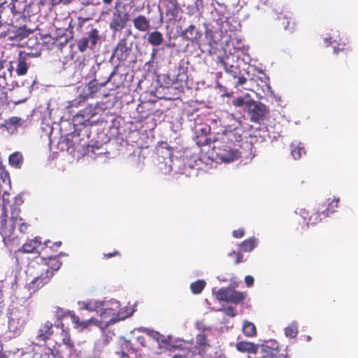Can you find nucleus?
Here are the masks:
<instances>
[{
    "mask_svg": "<svg viewBox=\"0 0 358 358\" xmlns=\"http://www.w3.org/2000/svg\"><path fill=\"white\" fill-rule=\"evenodd\" d=\"M134 27L136 29L141 32H147L150 29V22L144 15H139L132 20Z\"/></svg>",
    "mask_w": 358,
    "mask_h": 358,
    "instance_id": "22",
    "label": "nucleus"
},
{
    "mask_svg": "<svg viewBox=\"0 0 358 358\" xmlns=\"http://www.w3.org/2000/svg\"><path fill=\"white\" fill-rule=\"evenodd\" d=\"M52 275V271H50L49 269H45V273H42L41 275L36 276L28 284L29 290L31 292H36L37 289L47 284L50 281Z\"/></svg>",
    "mask_w": 358,
    "mask_h": 358,
    "instance_id": "13",
    "label": "nucleus"
},
{
    "mask_svg": "<svg viewBox=\"0 0 358 358\" xmlns=\"http://www.w3.org/2000/svg\"><path fill=\"white\" fill-rule=\"evenodd\" d=\"M129 20V14L127 12L116 10L113 13L109 27L114 32H120L126 27Z\"/></svg>",
    "mask_w": 358,
    "mask_h": 358,
    "instance_id": "11",
    "label": "nucleus"
},
{
    "mask_svg": "<svg viewBox=\"0 0 358 358\" xmlns=\"http://www.w3.org/2000/svg\"><path fill=\"white\" fill-rule=\"evenodd\" d=\"M257 244L258 239L255 237H251L243 241L239 245V248L243 252H250L257 247Z\"/></svg>",
    "mask_w": 358,
    "mask_h": 358,
    "instance_id": "33",
    "label": "nucleus"
},
{
    "mask_svg": "<svg viewBox=\"0 0 358 358\" xmlns=\"http://www.w3.org/2000/svg\"><path fill=\"white\" fill-rule=\"evenodd\" d=\"M30 34L31 31L27 29L25 27H20L15 28V30L12 32H9V38L10 39L20 41L27 37Z\"/></svg>",
    "mask_w": 358,
    "mask_h": 358,
    "instance_id": "29",
    "label": "nucleus"
},
{
    "mask_svg": "<svg viewBox=\"0 0 358 358\" xmlns=\"http://www.w3.org/2000/svg\"><path fill=\"white\" fill-rule=\"evenodd\" d=\"M196 326L199 330L202 331L201 333H205V331H208L211 329V327L210 326H206L202 322H197L196 323Z\"/></svg>",
    "mask_w": 358,
    "mask_h": 358,
    "instance_id": "57",
    "label": "nucleus"
},
{
    "mask_svg": "<svg viewBox=\"0 0 358 358\" xmlns=\"http://www.w3.org/2000/svg\"><path fill=\"white\" fill-rule=\"evenodd\" d=\"M244 230L243 229H237V230H234L233 231V236L236 238H242L243 236H244Z\"/></svg>",
    "mask_w": 358,
    "mask_h": 358,
    "instance_id": "61",
    "label": "nucleus"
},
{
    "mask_svg": "<svg viewBox=\"0 0 358 358\" xmlns=\"http://www.w3.org/2000/svg\"><path fill=\"white\" fill-rule=\"evenodd\" d=\"M268 3L269 0H259V3L257 5V8L258 10H262L269 15L274 14V15H276L278 19H280V15H281V13L272 8V6L268 5Z\"/></svg>",
    "mask_w": 358,
    "mask_h": 358,
    "instance_id": "28",
    "label": "nucleus"
},
{
    "mask_svg": "<svg viewBox=\"0 0 358 358\" xmlns=\"http://www.w3.org/2000/svg\"><path fill=\"white\" fill-rule=\"evenodd\" d=\"M243 332L248 337H252L256 334V328L253 323L245 321L243 324Z\"/></svg>",
    "mask_w": 358,
    "mask_h": 358,
    "instance_id": "39",
    "label": "nucleus"
},
{
    "mask_svg": "<svg viewBox=\"0 0 358 358\" xmlns=\"http://www.w3.org/2000/svg\"><path fill=\"white\" fill-rule=\"evenodd\" d=\"M85 38L90 45V48L93 49L99 39V31L96 29H91Z\"/></svg>",
    "mask_w": 358,
    "mask_h": 358,
    "instance_id": "37",
    "label": "nucleus"
},
{
    "mask_svg": "<svg viewBox=\"0 0 358 358\" xmlns=\"http://www.w3.org/2000/svg\"><path fill=\"white\" fill-rule=\"evenodd\" d=\"M148 42L152 46H159L164 42L163 34L159 31H154L148 34Z\"/></svg>",
    "mask_w": 358,
    "mask_h": 358,
    "instance_id": "32",
    "label": "nucleus"
},
{
    "mask_svg": "<svg viewBox=\"0 0 358 358\" xmlns=\"http://www.w3.org/2000/svg\"><path fill=\"white\" fill-rule=\"evenodd\" d=\"M186 9H187V13L189 16H195V17H198L199 19H200L202 17L201 13L199 12V8H196V6L194 5V3L192 4H189L187 6Z\"/></svg>",
    "mask_w": 358,
    "mask_h": 358,
    "instance_id": "48",
    "label": "nucleus"
},
{
    "mask_svg": "<svg viewBox=\"0 0 358 358\" xmlns=\"http://www.w3.org/2000/svg\"><path fill=\"white\" fill-rule=\"evenodd\" d=\"M244 297L243 293L231 289L228 302L238 303L243 300Z\"/></svg>",
    "mask_w": 358,
    "mask_h": 358,
    "instance_id": "43",
    "label": "nucleus"
},
{
    "mask_svg": "<svg viewBox=\"0 0 358 358\" xmlns=\"http://www.w3.org/2000/svg\"><path fill=\"white\" fill-rule=\"evenodd\" d=\"M53 334V324L50 321L42 323L36 335L35 339L38 345H44L46 341L50 339Z\"/></svg>",
    "mask_w": 358,
    "mask_h": 358,
    "instance_id": "12",
    "label": "nucleus"
},
{
    "mask_svg": "<svg viewBox=\"0 0 358 358\" xmlns=\"http://www.w3.org/2000/svg\"><path fill=\"white\" fill-rule=\"evenodd\" d=\"M194 3L196 6V8H199V12L201 13V15H203V13L205 8H206L208 10H210L211 8L208 7L207 4L206 6L204 5L203 0H195Z\"/></svg>",
    "mask_w": 358,
    "mask_h": 358,
    "instance_id": "53",
    "label": "nucleus"
},
{
    "mask_svg": "<svg viewBox=\"0 0 358 358\" xmlns=\"http://www.w3.org/2000/svg\"><path fill=\"white\" fill-rule=\"evenodd\" d=\"M252 99H250L249 96H239L233 100V105L236 107H245V108L248 109V103L252 101Z\"/></svg>",
    "mask_w": 358,
    "mask_h": 358,
    "instance_id": "44",
    "label": "nucleus"
},
{
    "mask_svg": "<svg viewBox=\"0 0 358 358\" xmlns=\"http://www.w3.org/2000/svg\"><path fill=\"white\" fill-rule=\"evenodd\" d=\"M158 166L162 172L166 174L171 171L180 173L182 171L180 166L182 161L179 158H173L169 150L166 149L161 151V155H158Z\"/></svg>",
    "mask_w": 358,
    "mask_h": 358,
    "instance_id": "6",
    "label": "nucleus"
},
{
    "mask_svg": "<svg viewBox=\"0 0 358 358\" xmlns=\"http://www.w3.org/2000/svg\"><path fill=\"white\" fill-rule=\"evenodd\" d=\"M9 194H8L6 191L3 192V194L1 196L2 199V206H1V209H3L5 212H6L7 208L6 206L9 203Z\"/></svg>",
    "mask_w": 358,
    "mask_h": 358,
    "instance_id": "55",
    "label": "nucleus"
},
{
    "mask_svg": "<svg viewBox=\"0 0 358 358\" xmlns=\"http://www.w3.org/2000/svg\"><path fill=\"white\" fill-rule=\"evenodd\" d=\"M262 350L264 351V355L259 358H287L284 356L278 355V351L275 348L269 349L268 347H263Z\"/></svg>",
    "mask_w": 358,
    "mask_h": 358,
    "instance_id": "41",
    "label": "nucleus"
},
{
    "mask_svg": "<svg viewBox=\"0 0 358 358\" xmlns=\"http://www.w3.org/2000/svg\"><path fill=\"white\" fill-rule=\"evenodd\" d=\"M134 310L131 307H124L123 308H119L117 314L118 321L123 320L127 317L131 316L134 313Z\"/></svg>",
    "mask_w": 358,
    "mask_h": 358,
    "instance_id": "45",
    "label": "nucleus"
},
{
    "mask_svg": "<svg viewBox=\"0 0 358 358\" xmlns=\"http://www.w3.org/2000/svg\"><path fill=\"white\" fill-rule=\"evenodd\" d=\"M29 57L27 55L20 53L19 57L16 62L17 66L15 68L16 73L18 76H24L27 72L28 64L27 62V59Z\"/></svg>",
    "mask_w": 358,
    "mask_h": 358,
    "instance_id": "25",
    "label": "nucleus"
},
{
    "mask_svg": "<svg viewBox=\"0 0 358 358\" xmlns=\"http://www.w3.org/2000/svg\"><path fill=\"white\" fill-rule=\"evenodd\" d=\"M229 57L220 58V64L224 68L225 71L233 78H236L239 73L238 66L229 62Z\"/></svg>",
    "mask_w": 358,
    "mask_h": 358,
    "instance_id": "24",
    "label": "nucleus"
},
{
    "mask_svg": "<svg viewBox=\"0 0 358 358\" xmlns=\"http://www.w3.org/2000/svg\"><path fill=\"white\" fill-rule=\"evenodd\" d=\"M78 304L81 310H86L89 312H95L100 315L101 301L95 299H90L86 301H78Z\"/></svg>",
    "mask_w": 358,
    "mask_h": 358,
    "instance_id": "19",
    "label": "nucleus"
},
{
    "mask_svg": "<svg viewBox=\"0 0 358 358\" xmlns=\"http://www.w3.org/2000/svg\"><path fill=\"white\" fill-rule=\"evenodd\" d=\"M41 129H42V136H46L49 138L50 140V143L52 142V139H51V134L52 133V130H53V128L50 125V124H43L42 127H41Z\"/></svg>",
    "mask_w": 358,
    "mask_h": 358,
    "instance_id": "49",
    "label": "nucleus"
},
{
    "mask_svg": "<svg viewBox=\"0 0 358 358\" xmlns=\"http://www.w3.org/2000/svg\"><path fill=\"white\" fill-rule=\"evenodd\" d=\"M247 113L251 122H260L265 119L268 109L262 103L252 100L248 103Z\"/></svg>",
    "mask_w": 358,
    "mask_h": 358,
    "instance_id": "9",
    "label": "nucleus"
},
{
    "mask_svg": "<svg viewBox=\"0 0 358 358\" xmlns=\"http://www.w3.org/2000/svg\"><path fill=\"white\" fill-rule=\"evenodd\" d=\"M202 32L195 25L190 24L181 32L180 36L192 43L197 42L201 37Z\"/></svg>",
    "mask_w": 358,
    "mask_h": 358,
    "instance_id": "17",
    "label": "nucleus"
},
{
    "mask_svg": "<svg viewBox=\"0 0 358 358\" xmlns=\"http://www.w3.org/2000/svg\"><path fill=\"white\" fill-rule=\"evenodd\" d=\"M299 214L301 217L303 219L304 222H306V224H315L317 222L320 221L322 220V217H320V215L319 214V212L316 213L314 215H312L311 216H309L308 212L305 209H300Z\"/></svg>",
    "mask_w": 358,
    "mask_h": 358,
    "instance_id": "30",
    "label": "nucleus"
},
{
    "mask_svg": "<svg viewBox=\"0 0 358 358\" xmlns=\"http://www.w3.org/2000/svg\"><path fill=\"white\" fill-rule=\"evenodd\" d=\"M118 66H115L113 70L110 72L109 75L103 80L95 78L91 80L88 84L81 85L77 88L78 97L72 101L71 106H76L80 102L85 101L87 98L91 97L101 87H104L108 83L112 81L113 78L116 75Z\"/></svg>",
    "mask_w": 358,
    "mask_h": 358,
    "instance_id": "4",
    "label": "nucleus"
},
{
    "mask_svg": "<svg viewBox=\"0 0 358 358\" xmlns=\"http://www.w3.org/2000/svg\"><path fill=\"white\" fill-rule=\"evenodd\" d=\"M41 263L46 265L48 266L47 269H49L50 271H52L53 273L58 271L62 266V262L57 256L49 257L47 259L42 258Z\"/></svg>",
    "mask_w": 358,
    "mask_h": 358,
    "instance_id": "27",
    "label": "nucleus"
},
{
    "mask_svg": "<svg viewBox=\"0 0 358 358\" xmlns=\"http://www.w3.org/2000/svg\"><path fill=\"white\" fill-rule=\"evenodd\" d=\"M196 343L200 346H206L207 345V334L206 333H200L196 337Z\"/></svg>",
    "mask_w": 358,
    "mask_h": 358,
    "instance_id": "51",
    "label": "nucleus"
},
{
    "mask_svg": "<svg viewBox=\"0 0 358 358\" xmlns=\"http://www.w3.org/2000/svg\"><path fill=\"white\" fill-rule=\"evenodd\" d=\"M77 47L80 52H84L87 50V48H90V45L89 44L86 38L84 37L77 42Z\"/></svg>",
    "mask_w": 358,
    "mask_h": 358,
    "instance_id": "50",
    "label": "nucleus"
},
{
    "mask_svg": "<svg viewBox=\"0 0 358 358\" xmlns=\"http://www.w3.org/2000/svg\"><path fill=\"white\" fill-rule=\"evenodd\" d=\"M160 79H163V81H164V85L166 88H168L169 90H175L176 91V93L174 94V97H171V96H167L166 97V99H176L178 97L180 93V90H178L177 87H174V88H172L171 87V86L175 83L176 81V78H175V76H173V78H171L170 76H166V75H162L161 77H160Z\"/></svg>",
    "mask_w": 358,
    "mask_h": 358,
    "instance_id": "31",
    "label": "nucleus"
},
{
    "mask_svg": "<svg viewBox=\"0 0 358 358\" xmlns=\"http://www.w3.org/2000/svg\"><path fill=\"white\" fill-rule=\"evenodd\" d=\"M210 143V138H208L206 135H204L203 136H201L200 138V139L197 141V144L199 146L207 145H209Z\"/></svg>",
    "mask_w": 358,
    "mask_h": 358,
    "instance_id": "58",
    "label": "nucleus"
},
{
    "mask_svg": "<svg viewBox=\"0 0 358 358\" xmlns=\"http://www.w3.org/2000/svg\"><path fill=\"white\" fill-rule=\"evenodd\" d=\"M210 358H227V357L221 350H217L215 351L214 355H210Z\"/></svg>",
    "mask_w": 358,
    "mask_h": 358,
    "instance_id": "62",
    "label": "nucleus"
},
{
    "mask_svg": "<svg viewBox=\"0 0 358 358\" xmlns=\"http://www.w3.org/2000/svg\"><path fill=\"white\" fill-rule=\"evenodd\" d=\"M291 155L294 159L301 157L302 153H305L303 144L301 142H293L290 145Z\"/></svg>",
    "mask_w": 358,
    "mask_h": 358,
    "instance_id": "34",
    "label": "nucleus"
},
{
    "mask_svg": "<svg viewBox=\"0 0 358 358\" xmlns=\"http://www.w3.org/2000/svg\"><path fill=\"white\" fill-rule=\"evenodd\" d=\"M10 67L7 61H0V100L6 97V86L7 85L6 75Z\"/></svg>",
    "mask_w": 358,
    "mask_h": 358,
    "instance_id": "18",
    "label": "nucleus"
},
{
    "mask_svg": "<svg viewBox=\"0 0 358 358\" xmlns=\"http://www.w3.org/2000/svg\"><path fill=\"white\" fill-rule=\"evenodd\" d=\"M131 48L127 46V41L126 37L121 38L116 45L114 55L117 57L118 60L124 61L130 54Z\"/></svg>",
    "mask_w": 358,
    "mask_h": 358,
    "instance_id": "16",
    "label": "nucleus"
},
{
    "mask_svg": "<svg viewBox=\"0 0 358 358\" xmlns=\"http://www.w3.org/2000/svg\"><path fill=\"white\" fill-rule=\"evenodd\" d=\"M22 155L19 152L11 154L9 157V163L15 168H20L22 164Z\"/></svg>",
    "mask_w": 358,
    "mask_h": 358,
    "instance_id": "38",
    "label": "nucleus"
},
{
    "mask_svg": "<svg viewBox=\"0 0 358 358\" xmlns=\"http://www.w3.org/2000/svg\"><path fill=\"white\" fill-rule=\"evenodd\" d=\"M41 245L40 237H36L33 240L26 242L18 250L19 252L22 253H34L38 252V248Z\"/></svg>",
    "mask_w": 358,
    "mask_h": 358,
    "instance_id": "23",
    "label": "nucleus"
},
{
    "mask_svg": "<svg viewBox=\"0 0 358 358\" xmlns=\"http://www.w3.org/2000/svg\"><path fill=\"white\" fill-rule=\"evenodd\" d=\"M175 348H172L171 356L172 358H185L187 350L185 348H180V345H174Z\"/></svg>",
    "mask_w": 358,
    "mask_h": 358,
    "instance_id": "46",
    "label": "nucleus"
},
{
    "mask_svg": "<svg viewBox=\"0 0 358 358\" xmlns=\"http://www.w3.org/2000/svg\"><path fill=\"white\" fill-rule=\"evenodd\" d=\"M217 7H215L213 4L210 6L213 8L210 12L213 20L216 22L221 31H232L233 29L229 26L231 19L225 16L226 6L218 3H217Z\"/></svg>",
    "mask_w": 358,
    "mask_h": 358,
    "instance_id": "8",
    "label": "nucleus"
},
{
    "mask_svg": "<svg viewBox=\"0 0 358 358\" xmlns=\"http://www.w3.org/2000/svg\"><path fill=\"white\" fill-rule=\"evenodd\" d=\"M27 127V120L17 116H12L5 119L0 123V131L9 136H17L20 129Z\"/></svg>",
    "mask_w": 358,
    "mask_h": 358,
    "instance_id": "7",
    "label": "nucleus"
},
{
    "mask_svg": "<svg viewBox=\"0 0 358 358\" xmlns=\"http://www.w3.org/2000/svg\"><path fill=\"white\" fill-rule=\"evenodd\" d=\"M29 313V308L24 305L9 306L6 313L9 331L20 335L28 322Z\"/></svg>",
    "mask_w": 358,
    "mask_h": 358,
    "instance_id": "3",
    "label": "nucleus"
},
{
    "mask_svg": "<svg viewBox=\"0 0 358 358\" xmlns=\"http://www.w3.org/2000/svg\"><path fill=\"white\" fill-rule=\"evenodd\" d=\"M222 128L217 132V136H228L229 133L236 136H241L236 131L240 125L238 121L236 120L231 114H227L225 117L222 120Z\"/></svg>",
    "mask_w": 358,
    "mask_h": 358,
    "instance_id": "10",
    "label": "nucleus"
},
{
    "mask_svg": "<svg viewBox=\"0 0 358 358\" xmlns=\"http://www.w3.org/2000/svg\"><path fill=\"white\" fill-rule=\"evenodd\" d=\"M241 136H236L229 133L228 136H215L213 141V150L217 159L224 163H230L240 157L238 143Z\"/></svg>",
    "mask_w": 358,
    "mask_h": 358,
    "instance_id": "2",
    "label": "nucleus"
},
{
    "mask_svg": "<svg viewBox=\"0 0 358 358\" xmlns=\"http://www.w3.org/2000/svg\"><path fill=\"white\" fill-rule=\"evenodd\" d=\"M120 303L115 299L101 301L100 317L105 327L118 322L117 314Z\"/></svg>",
    "mask_w": 358,
    "mask_h": 358,
    "instance_id": "5",
    "label": "nucleus"
},
{
    "mask_svg": "<svg viewBox=\"0 0 358 358\" xmlns=\"http://www.w3.org/2000/svg\"><path fill=\"white\" fill-rule=\"evenodd\" d=\"M236 350L241 352H248L256 354L259 346L251 342L240 341L236 345Z\"/></svg>",
    "mask_w": 358,
    "mask_h": 358,
    "instance_id": "26",
    "label": "nucleus"
},
{
    "mask_svg": "<svg viewBox=\"0 0 358 358\" xmlns=\"http://www.w3.org/2000/svg\"><path fill=\"white\" fill-rule=\"evenodd\" d=\"M80 358H101L100 352L96 350H92L88 352H84L80 355Z\"/></svg>",
    "mask_w": 358,
    "mask_h": 358,
    "instance_id": "52",
    "label": "nucleus"
},
{
    "mask_svg": "<svg viewBox=\"0 0 358 358\" xmlns=\"http://www.w3.org/2000/svg\"><path fill=\"white\" fill-rule=\"evenodd\" d=\"M156 341L158 344V347L161 349L171 351L172 348H175L174 345H171L170 343V336L166 337L159 333V336L157 337Z\"/></svg>",
    "mask_w": 358,
    "mask_h": 358,
    "instance_id": "35",
    "label": "nucleus"
},
{
    "mask_svg": "<svg viewBox=\"0 0 358 358\" xmlns=\"http://www.w3.org/2000/svg\"><path fill=\"white\" fill-rule=\"evenodd\" d=\"M20 213V209L17 207H13L12 208L11 217L8 220V226L9 224H12L13 227V231H15V226L17 225L19 228V231L21 233H25L27 229V224L25 222H22V219L18 217ZM14 239V232H13L12 236L10 238H7V242Z\"/></svg>",
    "mask_w": 358,
    "mask_h": 358,
    "instance_id": "14",
    "label": "nucleus"
},
{
    "mask_svg": "<svg viewBox=\"0 0 358 358\" xmlns=\"http://www.w3.org/2000/svg\"><path fill=\"white\" fill-rule=\"evenodd\" d=\"M99 115L96 111V108L92 105L87 106L84 109L80 110L76 115L73 117L72 123L74 127V131L71 134H68L66 136V144L67 150L70 153L76 151L80 152L81 148L87 147L88 152L91 151L99 155L102 152L96 153L93 147L89 145L87 141L80 138V132L82 131L81 127L86 129L88 127L92 126L98 122Z\"/></svg>",
    "mask_w": 358,
    "mask_h": 358,
    "instance_id": "1",
    "label": "nucleus"
},
{
    "mask_svg": "<svg viewBox=\"0 0 358 358\" xmlns=\"http://www.w3.org/2000/svg\"><path fill=\"white\" fill-rule=\"evenodd\" d=\"M219 311H222L226 314L229 317H234L236 316V311L234 308L231 306H228L226 308H222L219 310Z\"/></svg>",
    "mask_w": 358,
    "mask_h": 358,
    "instance_id": "56",
    "label": "nucleus"
},
{
    "mask_svg": "<svg viewBox=\"0 0 358 358\" xmlns=\"http://www.w3.org/2000/svg\"><path fill=\"white\" fill-rule=\"evenodd\" d=\"M231 289L230 288H220L217 290L216 293V297L219 301H229V294Z\"/></svg>",
    "mask_w": 358,
    "mask_h": 358,
    "instance_id": "47",
    "label": "nucleus"
},
{
    "mask_svg": "<svg viewBox=\"0 0 358 358\" xmlns=\"http://www.w3.org/2000/svg\"><path fill=\"white\" fill-rule=\"evenodd\" d=\"M346 45L345 43H337L336 45L334 46V52L335 54H338L341 51H344L345 50Z\"/></svg>",
    "mask_w": 358,
    "mask_h": 358,
    "instance_id": "59",
    "label": "nucleus"
},
{
    "mask_svg": "<svg viewBox=\"0 0 358 358\" xmlns=\"http://www.w3.org/2000/svg\"><path fill=\"white\" fill-rule=\"evenodd\" d=\"M206 286V282L203 280H198L190 285V289L193 294H200Z\"/></svg>",
    "mask_w": 358,
    "mask_h": 358,
    "instance_id": "42",
    "label": "nucleus"
},
{
    "mask_svg": "<svg viewBox=\"0 0 358 358\" xmlns=\"http://www.w3.org/2000/svg\"><path fill=\"white\" fill-rule=\"evenodd\" d=\"M339 202V198H334L330 201V199H327V203L320 206L318 209L319 214L323 216V217H327L329 214L335 212L336 208L338 207Z\"/></svg>",
    "mask_w": 358,
    "mask_h": 358,
    "instance_id": "21",
    "label": "nucleus"
},
{
    "mask_svg": "<svg viewBox=\"0 0 358 358\" xmlns=\"http://www.w3.org/2000/svg\"><path fill=\"white\" fill-rule=\"evenodd\" d=\"M187 69L186 67L180 65L177 69V73L175 76L176 83H183L187 79Z\"/></svg>",
    "mask_w": 358,
    "mask_h": 358,
    "instance_id": "40",
    "label": "nucleus"
},
{
    "mask_svg": "<svg viewBox=\"0 0 358 358\" xmlns=\"http://www.w3.org/2000/svg\"><path fill=\"white\" fill-rule=\"evenodd\" d=\"M142 331L145 333L148 336H149L150 338H152L155 341H157V337L159 336V332L150 329L148 328H143Z\"/></svg>",
    "mask_w": 358,
    "mask_h": 358,
    "instance_id": "54",
    "label": "nucleus"
},
{
    "mask_svg": "<svg viewBox=\"0 0 358 358\" xmlns=\"http://www.w3.org/2000/svg\"><path fill=\"white\" fill-rule=\"evenodd\" d=\"M157 52H158L157 49H155V48L152 49L151 55H150V59L146 63L147 65L152 66V63L154 62V60L155 59Z\"/></svg>",
    "mask_w": 358,
    "mask_h": 358,
    "instance_id": "60",
    "label": "nucleus"
},
{
    "mask_svg": "<svg viewBox=\"0 0 358 358\" xmlns=\"http://www.w3.org/2000/svg\"><path fill=\"white\" fill-rule=\"evenodd\" d=\"M29 3L27 0H12L8 5L7 8L17 19L24 17V12Z\"/></svg>",
    "mask_w": 358,
    "mask_h": 358,
    "instance_id": "15",
    "label": "nucleus"
},
{
    "mask_svg": "<svg viewBox=\"0 0 358 358\" xmlns=\"http://www.w3.org/2000/svg\"><path fill=\"white\" fill-rule=\"evenodd\" d=\"M285 335L287 338H295L298 334V323L296 321L292 322L285 328Z\"/></svg>",
    "mask_w": 358,
    "mask_h": 358,
    "instance_id": "36",
    "label": "nucleus"
},
{
    "mask_svg": "<svg viewBox=\"0 0 358 358\" xmlns=\"http://www.w3.org/2000/svg\"><path fill=\"white\" fill-rule=\"evenodd\" d=\"M181 11L177 0H168L166 3V16L169 21L176 20Z\"/></svg>",
    "mask_w": 358,
    "mask_h": 358,
    "instance_id": "20",
    "label": "nucleus"
},
{
    "mask_svg": "<svg viewBox=\"0 0 358 358\" xmlns=\"http://www.w3.org/2000/svg\"><path fill=\"white\" fill-rule=\"evenodd\" d=\"M245 282L248 287H251L254 283V278L252 275H246Z\"/></svg>",
    "mask_w": 358,
    "mask_h": 358,
    "instance_id": "63",
    "label": "nucleus"
},
{
    "mask_svg": "<svg viewBox=\"0 0 358 358\" xmlns=\"http://www.w3.org/2000/svg\"><path fill=\"white\" fill-rule=\"evenodd\" d=\"M236 78H238V80H237V82L236 83V86H243L247 82V79L245 77H243V76H238V77Z\"/></svg>",
    "mask_w": 358,
    "mask_h": 358,
    "instance_id": "64",
    "label": "nucleus"
}]
</instances>
